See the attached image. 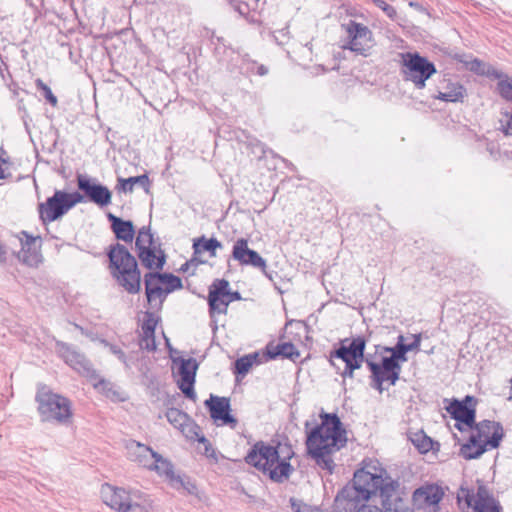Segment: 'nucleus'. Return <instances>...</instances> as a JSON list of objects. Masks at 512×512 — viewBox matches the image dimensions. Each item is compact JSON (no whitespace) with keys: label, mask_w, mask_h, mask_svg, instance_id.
I'll return each instance as SVG.
<instances>
[{"label":"nucleus","mask_w":512,"mask_h":512,"mask_svg":"<svg viewBox=\"0 0 512 512\" xmlns=\"http://www.w3.org/2000/svg\"><path fill=\"white\" fill-rule=\"evenodd\" d=\"M294 451L290 445L276 446L264 441L256 442L245 457L247 464L255 467L275 483L288 480L294 468L290 464Z\"/></svg>","instance_id":"1"},{"label":"nucleus","mask_w":512,"mask_h":512,"mask_svg":"<svg viewBox=\"0 0 512 512\" xmlns=\"http://www.w3.org/2000/svg\"><path fill=\"white\" fill-rule=\"evenodd\" d=\"M372 473L365 468L358 469L351 482L346 484L336 495L333 504L334 512H357L372 496L378 494V486H383L387 476L382 473Z\"/></svg>","instance_id":"2"},{"label":"nucleus","mask_w":512,"mask_h":512,"mask_svg":"<svg viewBox=\"0 0 512 512\" xmlns=\"http://www.w3.org/2000/svg\"><path fill=\"white\" fill-rule=\"evenodd\" d=\"M366 343L363 336L345 338L330 352L329 362L343 379L354 378L355 370L360 369L363 363L368 366V362L373 361L371 355H365Z\"/></svg>","instance_id":"3"},{"label":"nucleus","mask_w":512,"mask_h":512,"mask_svg":"<svg viewBox=\"0 0 512 512\" xmlns=\"http://www.w3.org/2000/svg\"><path fill=\"white\" fill-rule=\"evenodd\" d=\"M107 255L111 274L117 283L130 294L138 293L141 275L135 257L119 243L110 245Z\"/></svg>","instance_id":"4"},{"label":"nucleus","mask_w":512,"mask_h":512,"mask_svg":"<svg viewBox=\"0 0 512 512\" xmlns=\"http://www.w3.org/2000/svg\"><path fill=\"white\" fill-rule=\"evenodd\" d=\"M102 501L117 512H152V500L139 490H126L109 483L101 485Z\"/></svg>","instance_id":"5"},{"label":"nucleus","mask_w":512,"mask_h":512,"mask_svg":"<svg viewBox=\"0 0 512 512\" xmlns=\"http://www.w3.org/2000/svg\"><path fill=\"white\" fill-rule=\"evenodd\" d=\"M35 401L38 404L37 410L43 422L67 424L73 416L71 401L52 392L44 384L38 386Z\"/></svg>","instance_id":"6"},{"label":"nucleus","mask_w":512,"mask_h":512,"mask_svg":"<svg viewBox=\"0 0 512 512\" xmlns=\"http://www.w3.org/2000/svg\"><path fill=\"white\" fill-rule=\"evenodd\" d=\"M321 424L315 426L308 434L306 444H327L334 449H341L347 443L346 430L336 413L322 412Z\"/></svg>","instance_id":"7"},{"label":"nucleus","mask_w":512,"mask_h":512,"mask_svg":"<svg viewBox=\"0 0 512 512\" xmlns=\"http://www.w3.org/2000/svg\"><path fill=\"white\" fill-rule=\"evenodd\" d=\"M56 351L60 358H62L67 365H69L76 372L82 376L94 381L93 386L95 388H101L106 392L108 397L115 396V392H112L110 383L103 378H100L96 370L92 367L90 361L73 346L63 341L57 340L55 343Z\"/></svg>","instance_id":"8"},{"label":"nucleus","mask_w":512,"mask_h":512,"mask_svg":"<svg viewBox=\"0 0 512 512\" xmlns=\"http://www.w3.org/2000/svg\"><path fill=\"white\" fill-rule=\"evenodd\" d=\"M401 57L404 79L411 81L418 89H423L426 81L437 72L435 64L418 52H406Z\"/></svg>","instance_id":"9"},{"label":"nucleus","mask_w":512,"mask_h":512,"mask_svg":"<svg viewBox=\"0 0 512 512\" xmlns=\"http://www.w3.org/2000/svg\"><path fill=\"white\" fill-rule=\"evenodd\" d=\"M83 200V195L78 192L67 193L56 190L53 196L49 197L45 203L38 205L40 219L44 224L53 222Z\"/></svg>","instance_id":"10"},{"label":"nucleus","mask_w":512,"mask_h":512,"mask_svg":"<svg viewBox=\"0 0 512 512\" xmlns=\"http://www.w3.org/2000/svg\"><path fill=\"white\" fill-rule=\"evenodd\" d=\"M378 494L381 498L382 508L366 503L357 512H413L407 506V501L400 496L399 482L387 476L383 486H378Z\"/></svg>","instance_id":"11"},{"label":"nucleus","mask_w":512,"mask_h":512,"mask_svg":"<svg viewBox=\"0 0 512 512\" xmlns=\"http://www.w3.org/2000/svg\"><path fill=\"white\" fill-rule=\"evenodd\" d=\"M341 26L347 34L346 42L342 45V48L367 56V51L373 41L372 31L366 25L354 20H349L348 23Z\"/></svg>","instance_id":"12"},{"label":"nucleus","mask_w":512,"mask_h":512,"mask_svg":"<svg viewBox=\"0 0 512 512\" xmlns=\"http://www.w3.org/2000/svg\"><path fill=\"white\" fill-rule=\"evenodd\" d=\"M368 369L371 373L370 386L382 393L385 390L384 382H388L392 386L396 384L400 378L402 367L401 364H394L382 357L380 363L369 361Z\"/></svg>","instance_id":"13"},{"label":"nucleus","mask_w":512,"mask_h":512,"mask_svg":"<svg viewBox=\"0 0 512 512\" xmlns=\"http://www.w3.org/2000/svg\"><path fill=\"white\" fill-rule=\"evenodd\" d=\"M477 399L474 396L466 395L463 400L453 399L446 407L451 418L456 420L455 428L463 432V426L473 428L476 420Z\"/></svg>","instance_id":"14"},{"label":"nucleus","mask_w":512,"mask_h":512,"mask_svg":"<svg viewBox=\"0 0 512 512\" xmlns=\"http://www.w3.org/2000/svg\"><path fill=\"white\" fill-rule=\"evenodd\" d=\"M171 360L174 365H178V375L180 376L177 381L178 388L184 394V396L192 401H196V392L194 390L196 372L198 369V363L196 359L189 358L184 359L182 357H174L171 355Z\"/></svg>","instance_id":"15"},{"label":"nucleus","mask_w":512,"mask_h":512,"mask_svg":"<svg viewBox=\"0 0 512 512\" xmlns=\"http://www.w3.org/2000/svg\"><path fill=\"white\" fill-rule=\"evenodd\" d=\"M126 455L130 461L147 468L149 470L158 471L160 462V454L151 449L149 446L135 440H128L125 443Z\"/></svg>","instance_id":"16"},{"label":"nucleus","mask_w":512,"mask_h":512,"mask_svg":"<svg viewBox=\"0 0 512 512\" xmlns=\"http://www.w3.org/2000/svg\"><path fill=\"white\" fill-rule=\"evenodd\" d=\"M154 238L150 226H143L136 236L135 246L142 264L151 269L154 265L160 267V256H157L153 247Z\"/></svg>","instance_id":"17"},{"label":"nucleus","mask_w":512,"mask_h":512,"mask_svg":"<svg viewBox=\"0 0 512 512\" xmlns=\"http://www.w3.org/2000/svg\"><path fill=\"white\" fill-rule=\"evenodd\" d=\"M162 474H164L168 485L189 495H197L198 489L195 482L183 471L176 469L167 459L162 458Z\"/></svg>","instance_id":"18"},{"label":"nucleus","mask_w":512,"mask_h":512,"mask_svg":"<svg viewBox=\"0 0 512 512\" xmlns=\"http://www.w3.org/2000/svg\"><path fill=\"white\" fill-rule=\"evenodd\" d=\"M204 405L209 410L210 417L218 425H228L235 428L238 421L230 414V399L211 394L209 399L205 400Z\"/></svg>","instance_id":"19"},{"label":"nucleus","mask_w":512,"mask_h":512,"mask_svg":"<svg viewBox=\"0 0 512 512\" xmlns=\"http://www.w3.org/2000/svg\"><path fill=\"white\" fill-rule=\"evenodd\" d=\"M444 497L442 487L436 484H429L417 488L412 496L413 504L418 509L429 510L430 512L439 511V502Z\"/></svg>","instance_id":"20"},{"label":"nucleus","mask_w":512,"mask_h":512,"mask_svg":"<svg viewBox=\"0 0 512 512\" xmlns=\"http://www.w3.org/2000/svg\"><path fill=\"white\" fill-rule=\"evenodd\" d=\"M77 185L79 190L83 191L84 195L96 205L104 207L111 203V191L106 186L98 183L96 179L78 175Z\"/></svg>","instance_id":"21"},{"label":"nucleus","mask_w":512,"mask_h":512,"mask_svg":"<svg viewBox=\"0 0 512 512\" xmlns=\"http://www.w3.org/2000/svg\"><path fill=\"white\" fill-rule=\"evenodd\" d=\"M229 282L226 279H215L209 286L208 306L210 317L226 313L231 299L227 298Z\"/></svg>","instance_id":"22"},{"label":"nucleus","mask_w":512,"mask_h":512,"mask_svg":"<svg viewBox=\"0 0 512 512\" xmlns=\"http://www.w3.org/2000/svg\"><path fill=\"white\" fill-rule=\"evenodd\" d=\"M232 258L238 261L240 265L259 268L266 276H268L266 273L265 259L261 257L257 251L248 247L247 239L239 238L235 241L232 249Z\"/></svg>","instance_id":"23"},{"label":"nucleus","mask_w":512,"mask_h":512,"mask_svg":"<svg viewBox=\"0 0 512 512\" xmlns=\"http://www.w3.org/2000/svg\"><path fill=\"white\" fill-rule=\"evenodd\" d=\"M457 499L459 505L464 503L467 512H481L480 507L483 503L489 504L497 501L485 485H479L476 494L473 490L462 487Z\"/></svg>","instance_id":"24"},{"label":"nucleus","mask_w":512,"mask_h":512,"mask_svg":"<svg viewBox=\"0 0 512 512\" xmlns=\"http://www.w3.org/2000/svg\"><path fill=\"white\" fill-rule=\"evenodd\" d=\"M472 430H475L472 435H480V441L486 444V447L498 448L503 437L504 430L501 423L491 420H483L479 423L475 422Z\"/></svg>","instance_id":"25"},{"label":"nucleus","mask_w":512,"mask_h":512,"mask_svg":"<svg viewBox=\"0 0 512 512\" xmlns=\"http://www.w3.org/2000/svg\"><path fill=\"white\" fill-rule=\"evenodd\" d=\"M140 321L139 346L142 350L153 352L156 350L155 329L158 318L154 313L146 311Z\"/></svg>","instance_id":"26"},{"label":"nucleus","mask_w":512,"mask_h":512,"mask_svg":"<svg viewBox=\"0 0 512 512\" xmlns=\"http://www.w3.org/2000/svg\"><path fill=\"white\" fill-rule=\"evenodd\" d=\"M307 452L316 462V464L323 470H326L329 474L334 472L335 464L331 455L340 449H334L329 447L327 444L324 445H311L306 444Z\"/></svg>","instance_id":"27"},{"label":"nucleus","mask_w":512,"mask_h":512,"mask_svg":"<svg viewBox=\"0 0 512 512\" xmlns=\"http://www.w3.org/2000/svg\"><path fill=\"white\" fill-rule=\"evenodd\" d=\"M265 355L269 360L282 357L296 362L300 357V352L291 342H283L277 345H275L273 342H269L265 347Z\"/></svg>","instance_id":"28"},{"label":"nucleus","mask_w":512,"mask_h":512,"mask_svg":"<svg viewBox=\"0 0 512 512\" xmlns=\"http://www.w3.org/2000/svg\"><path fill=\"white\" fill-rule=\"evenodd\" d=\"M21 235H23L25 239L20 238L21 250L18 252V259L28 266H37L41 261V256L32 248L36 239L28 235L25 231H22Z\"/></svg>","instance_id":"29"},{"label":"nucleus","mask_w":512,"mask_h":512,"mask_svg":"<svg viewBox=\"0 0 512 512\" xmlns=\"http://www.w3.org/2000/svg\"><path fill=\"white\" fill-rule=\"evenodd\" d=\"M107 218L111 223L112 231L118 240L131 243L134 238V225L130 220H123L112 213L107 214Z\"/></svg>","instance_id":"30"},{"label":"nucleus","mask_w":512,"mask_h":512,"mask_svg":"<svg viewBox=\"0 0 512 512\" xmlns=\"http://www.w3.org/2000/svg\"><path fill=\"white\" fill-rule=\"evenodd\" d=\"M487 450L486 444L480 441V435H470L468 441L460 448V455L466 459H476Z\"/></svg>","instance_id":"31"},{"label":"nucleus","mask_w":512,"mask_h":512,"mask_svg":"<svg viewBox=\"0 0 512 512\" xmlns=\"http://www.w3.org/2000/svg\"><path fill=\"white\" fill-rule=\"evenodd\" d=\"M465 95L466 89L462 84L448 82L445 91L439 92L435 98L445 102H462Z\"/></svg>","instance_id":"32"},{"label":"nucleus","mask_w":512,"mask_h":512,"mask_svg":"<svg viewBox=\"0 0 512 512\" xmlns=\"http://www.w3.org/2000/svg\"><path fill=\"white\" fill-rule=\"evenodd\" d=\"M144 280L147 301L151 304L156 299H160V271L147 273Z\"/></svg>","instance_id":"33"},{"label":"nucleus","mask_w":512,"mask_h":512,"mask_svg":"<svg viewBox=\"0 0 512 512\" xmlns=\"http://www.w3.org/2000/svg\"><path fill=\"white\" fill-rule=\"evenodd\" d=\"M193 250L195 254H201L202 252H208L210 257H216V250L222 248V243L216 238L207 239L205 236H201L193 240Z\"/></svg>","instance_id":"34"},{"label":"nucleus","mask_w":512,"mask_h":512,"mask_svg":"<svg viewBox=\"0 0 512 512\" xmlns=\"http://www.w3.org/2000/svg\"><path fill=\"white\" fill-rule=\"evenodd\" d=\"M260 363H261V360L259 359L258 352L245 355L235 361L234 374L237 377L245 376L254 364H260Z\"/></svg>","instance_id":"35"},{"label":"nucleus","mask_w":512,"mask_h":512,"mask_svg":"<svg viewBox=\"0 0 512 512\" xmlns=\"http://www.w3.org/2000/svg\"><path fill=\"white\" fill-rule=\"evenodd\" d=\"M404 340V336L399 335L397 338L396 345L391 349V355L384 356L383 358L387 359L388 361H391L394 364H401L403 362H406L408 360L407 353L409 352V349L407 348V345L404 343Z\"/></svg>","instance_id":"36"},{"label":"nucleus","mask_w":512,"mask_h":512,"mask_svg":"<svg viewBox=\"0 0 512 512\" xmlns=\"http://www.w3.org/2000/svg\"><path fill=\"white\" fill-rule=\"evenodd\" d=\"M148 177L146 175L129 177V178H118L116 189L118 192H132L135 184L139 183L145 186L148 183Z\"/></svg>","instance_id":"37"},{"label":"nucleus","mask_w":512,"mask_h":512,"mask_svg":"<svg viewBox=\"0 0 512 512\" xmlns=\"http://www.w3.org/2000/svg\"><path fill=\"white\" fill-rule=\"evenodd\" d=\"M410 440L417 450L424 454L433 449V440L423 431H418L410 436Z\"/></svg>","instance_id":"38"},{"label":"nucleus","mask_w":512,"mask_h":512,"mask_svg":"<svg viewBox=\"0 0 512 512\" xmlns=\"http://www.w3.org/2000/svg\"><path fill=\"white\" fill-rule=\"evenodd\" d=\"M179 431L182 435L190 441H197V438L202 434L201 428L196 422L190 417V420L183 421L180 423Z\"/></svg>","instance_id":"39"},{"label":"nucleus","mask_w":512,"mask_h":512,"mask_svg":"<svg viewBox=\"0 0 512 512\" xmlns=\"http://www.w3.org/2000/svg\"><path fill=\"white\" fill-rule=\"evenodd\" d=\"M183 287L182 280L172 273H162V294H169Z\"/></svg>","instance_id":"40"},{"label":"nucleus","mask_w":512,"mask_h":512,"mask_svg":"<svg viewBox=\"0 0 512 512\" xmlns=\"http://www.w3.org/2000/svg\"><path fill=\"white\" fill-rule=\"evenodd\" d=\"M242 69H244L247 74H256L259 76H265L269 72L267 66L259 64L257 61L247 57H244L242 60Z\"/></svg>","instance_id":"41"},{"label":"nucleus","mask_w":512,"mask_h":512,"mask_svg":"<svg viewBox=\"0 0 512 512\" xmlns=\"http://www.w3.org/2000/svg\"><path fill=\"white\" fill-rule=\"evenodd\" d=\"M166 418L175 428L180 429V423L190 420V416L177 408H170L166 411Z\"/></svg>","instance_id":"42"},{"label":"nucleus","mask_w":512,"mask_h":512,"mask_svg":"<svg viewBox=\"0 0 512 512\" xmlns=\"http://www.w3.org/2000/svg\"><path fill=\"white\" fill-rule=\"evenodd\" d=\"M497 91L503 99L512 102V79L505 76L497 83Z\"/></svg>","instance_id":"43"},{"label":"nucleus","mask_w":512,"mask_h":512,"mask_svg":"<svg viewBox=\"0 0 512 512\" xmlns=\"http://www.w3.org/2000/svg\"><path fill=\"white\" fill-rule=\"evenodd\" d=\"M35 85L38 90H40L43 94V97L46 101L53 107H56L58 104L57 97L52 93L50 87L46 85L41 79H36Z\"/></svg>","instance_id":"44"},{"label":"nucleus","mask_w":512,"mask_h":512,"mask_svg":"<svg viewBox=\"0 0 512 512\" xmlns=\"http://www.w3.org/2000/svg\"><path fill=\"white\" fill-rule=\"evenodd\" d=\"M499 124V130H501L506 136L512 135V113L508 111L501 112Z\"/></svg>","instance_id":"45"},{"label":"nucleus","mask_w":512,"mask_h":512,"mask_svg":"<svg viewBox=\"0 0 512 512\" xmlns=\"http://www.w3.org/2000/svg\"><path fill=\"white\" fill-rule=\"evenodd\" d=\"M197 441L204 447V451L202 452L203 455H205L208 458H213L217 460L215 449L213 448L211 442L203 434H201L200 437L197 438Z\"/></svg>","instance_id":"46"},{"label":"nucleus","mask_w":512,"mask_h":512,"mask_svg":"<svg viewBox=\"0 0 512 512\" xmlns=\"http://www.w3.org/2000/svg\"><path fill=\"white\" fill-rule=\"evenodd\" d=\"M143 378L151 395L155 396L156 393L159 391L157 378L149 375V369H147V371H143Z\"/></svg>","instance_id":"47"},{"label":"nucleus","mask_w":512,"mask_h":512,"mask_svg":"<svg viewBox=\"0 0 512 512\" xmlns=\"http://www.w3.org/2000/svg\"><path fill=\"white\" fill-rule=\"evenodd\" d=\"M467 68L478 75H486L489 74V71H485V65L483 62L477 58L471 60L466 63Z\"/></svg>","instance_id":"48"},{"label":"nucleus","mask_w":512,"mask_h":512,"mask_svg":"<svg viewBox=\"0 0 512 512\" xmlns=\"http://www.w3.org/2000/svg\"><path fill=\"white\" fill-rule=\"evenodd\" d=\"M378 8H380L389 18L394 19L397 16L396 9L386 3L384 0H371Z\"/></svg>","instance_id":"49"},{"label":"nucleus","mask_w":512,"mask_h":512,"mask_svg":"<svg viewBox=\"0 0 512 512\" xmlns=\"http://www.w3.org/2000/svg\"><path fill=\"white\" fill-rule=\"evenodd\" d=\"M104 343L106 346L109 347V350L112 354L116 355L120 361H122L125 365H127L125 353L118 346L108 344L106 341H104Z\"/></svg>","instance_id":"50"},{"label":"nucleus","mask_w":512,"mask_h":512,"mask_svg":"<svg viewBox=\"0 0 512 512\" xmlns=\"http://www.w3.org/2000/svg\"><path fill=\"white\" fill-rule=\"evenodd\" d=\"M481 512H502V507L498 501L492 503H483L481 505Z\"/></svg>","instance_id":"51"},{"label":"nucleus","mask_w":512,"mask_h":512,"mask_svg":"<svg viewBox=\"0 0 512 512\" xmlns=\"http://www.w3.org/2000/svg\"><path fill=\"white\" fill-rule=\"evenodd\" d=\"M412 337H413V342H411L410 344H406L407 348L409 349V352L414 351V350H419L420 344H421V334L420 333L413 334Z\"/></svg>","instance_id":"52"},{"label":"nucleus","mask_w":512,"mask_h":512,"mask_svg":"<svg viewBox=\"0 0 512 512\" xmlns=\"http://www.w3.org/2000/svg\"><path fill=\"white\" fill-rule=\"evenodd\" d=\"M201 254H195V250H193V255L191 259L189 260V263L192 264V266L197 267L200 264H205L206 260H203L200 258Z\"/></svg>","instance_id":"53"},{"label":"nucleus","mask_w":512,"mask_h":512,"mask_svg":"<svg viewBox=\"0 0 512 512\" xmlns=\"http://www.w3.org/2000/svg\"><path fill=\"white\" fill-rule=\"evenodd\" d=\"M227 298L228 299H231V302L233 301H236V300H240L241 299V295L238 291H234L232 292L230 290V284L228 285V294H227Z\"/></svg>","instance_id":"54"},{"label":"nucleus","mask_w":512,"mask_h":512,"mask_svg":"<svg viewBox=\"0 0 512 512\" xmlns=\"http://www.w3.org/2000/svg\"><path fill=\"white\" fill-rule=\"evenodd\" d=\"M296 512H322L319 509L312 508L311 506H308L306 504L299 506L296 510Z\"/></svg>","instance_id":"55"},{"label":"nucleus","mask_w":512,"mask_h":512,"mask_svg":"<svg viewBox=\"0 0 512 512\" xmlns=\"http://www.w3.org/2000/svg\"><path fill=\"white\" fill-rule=\"evenodd\" d=\"M162 338L165 340V346L169 351L170 356L173 355L174 348L170 344V340L166 337L165 333L162 331Z\"/></svg>","instance_id":"56"},{"label":"nucleus","mask_w":512,"mask_h":512,"mask_svg":"<svg viewBox=\"0 0 512 512\" xmlns=\"http://www.w3.org/2000/svg\"><path fill=\"white\" fill-rule=\"evenodd\" d=\"M7 250L3 244L0 243V261H6Z\"/></svg>","instance_id":"57"},{"label":"nucleus","mask_w":512,"mask_h":512,"mask_svg":"<svg viewBox=\"0 0 512 512\" xmlns=\"http://www.w3.org/2000/svg\"><path fill=\"white\" fill-rule=\"evenodd\" d=\"M488 75L494 76L495 78L499 79V81L502 80V79H505V76H506V75H504L503 73H501V72H499L497 70H493L492 73L489 72Z\"/></svg>","instance_id":"58"},{"label":"nucleus","mask_w":512,"mask_h":512,"mask_svg":"<svg viewBox=\"0 0 512 512\" xmlns=\"http://www.w3.org/2000/svg\"><path fill=\"white\" fill-rule=\"evenodd\" d=\"M190 266H192V264L189 263V260H188L184 264H182V266L180 267V271L181 272H186V271H188Z\"/></svg>","instance_id":"59"},{"label":"nucleus","mask_w":512,"mask_h":512,"mask_svg":"<svg viewBox=\"0 0 512 512\" xmlns=\"http://www.w3.org/2000/svg\"><path fill=\"white\" fill-rule=\"evenodd\" d=\"M4 178H5L4 169L0 166V179H4Z\"/></svg>","instance_id":"60"},{"label":"nucleus","mask_w":512,"mask_h":512,"mask_svg":"<svg viewBox=\"0 0 512 512\" xmlns=\"http://www.w3.org/2000/svg\"><path fill=\"white\" fill-rule=\"evenodd\" d=\"M166 262V255L164 253V251L162 250V266L165 264Z\"/></svg>","instance_id":"61"},{"label":"nucleus","mask_w":512,"mask_h":512,"mask_svg":"<svg viewBox=\"0 0 512 512\" xmlns=\"http://www.w3.org/2000/svg\"><path fill=\"white\" fill-rule=\"evenodd\" d=\"M75 328L79 329L82 333L84 332L83 328L78 324H74Z\"/></svg>","instance_id":"62"},{"label":"nucleus","mask_w":512,"mask_h":512,"mask_svg":"<svg viewBox=\"0 0 512 512\" xmlns=\"http://www.w3.org/2000/svg\"><path fill=\"white\" fill-rule=\"evenodd\" d=\"M391 349H392V347H384V348H383V350H384L385 352H389V353H391Z\"/></svg>","instance_id":"63"},{"label":"nucleus","mask_w":512,"mask_h":512,"mask_svg":"<svg viewBox=\"0 0 512 512\" xmlns=\"http://www.w3.org/2000/svg\"><path fill=\"white\" fill-rule=\"evenodd\" d=\"M178 353H179V351H178V350H176V349H174V351H173V356H174V357H176L175 355H176V354H178Z\"/></svg>","instance_id":"64"}]
</instances>
